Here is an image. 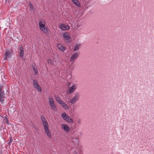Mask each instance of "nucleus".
Instances as JSON below:
<instances>
[{
	"label": "nucleus",
	"mask_w": 154,
	"mask_h": 154,
	"mask_svg": "<svg viewBox=\"0 0 154 154\" xmlns=\"http://www.w3.org/2000/svg\"><path fill=\"white\" fill-rule=\"evenodd\" d=\"M40 118L45 134L49 138H51V134L49 128V125L47 120L43 115L41 116Z\"/></svg>",
	"instance_id": "obj_1"
},
{
	"label": "nucleus",
	"mask_w": 154,
	"mask_h": 154,
	"mask_svg": "<svg viewBox=\"0 0 154 154\" xmlns=\"http://www.w3.org/2000/svg\"><path fill=\"white\" fill-rule=\"evenodd\" d=\"M39 26L40 29L45 34L48 32V29L45 25V23L44 20H42L39 21Z\"/></svg>",
	"instance_id": "obj_2"
},
{
	"label": "nucleus",
	"mask_w": 154,
	"mask_h": 154,
	"mask_svg": "<svg viewBox=\"0 0 154 154\" xmlns=\"http://www.w3.org/2000/svg\"><path fill=\"white\" fill-rule=\"evenodd\" d=\"M55 98L57 102L60 104L61 106L64 109H69V106L63 101L61 100L60 97L58 96H55Z\"/></svg>",
	"instance_id": "obj_3"
},
{
	"label": "nucleus",
	"mask_w": 154,
	"mask_h": 154,
	"mask_svg": "<svg viewBox=\"0 0 154 154\" xmlns=\"http://www.w3.org/2000/svg\"><path fill=\"white\" fill-rule=\"evenodd\" d=\"M61 116L63 119L67 122L71 123H73V120L65 112H64L61 114Z\"/></svg>",
	"instance_id": "obj_4"
},
{
	"label": "nucleus",
	"mask_w": 154,
	"mask_h": 154,
	"mask_svg": "<svg viewBox=\"0 0 154 154\" xmlns=\"http://www.w3.org/2000/svg\"><path fill=\"white\" fill-rule=\"evenodd\" d=\"M77 85L76 84H73L70 87H69L67 91L66 94H69L75 91L77 89Z\"/></svg>",
	"instance_id": "obj_5"
},
{
	"label": "nucleus",
	"mask_w": 154,
	"mask_h": 154,
	"mask_svg": "<svg viewBox=\"0 0 154 154\" xmlns=\"http://www.w3.org/2000/svg\"><path fill=\"white\" fill-rule=\"evenodd\" d=\"M79 94L78 93H76L74 96L70 99L69 102L71 104L75 103L79 100Z\"/></svg>",
	"instance_id": "obj_6"
},
{
	"label": "nucleus",
	"mask_w": 154,
	"mask_h": 154,
	"mask_svg": "<svg viewBox=\"0 0 154 154\" xmlns=\"http://www.w3.org/2000/svg\"><path fill=\"white\" fill-rule=\"evenodd\" d=\"M62 37L66 43H69L71 41V38L69 33L66 32L62 34Z\"/></svg>",
	"instance_id": "obj_7"
},
{
	"label": "nucleus",
	"mask_w": 154,
	"mask_h": 154,
	"mask_svg": "<svg viewBox=\"0 0 154 154\" xmlns=\"http://www.w3.org/2000/svg\"><path fill=\"white\" fill-rule=\"evenodd\" d=\"M49 103L51 108L54 110H56V107L55 104L53 99L51 97H49L48 98Z\"/></svg>",
	"instance_id": "obj_8"
},
{
	"label": "nucleus",
	"mask_w": 154,
	"mask_h": 154,
	"mask_svg": "<svg viewBox=\"0 0 154 154\" xmlns=\"http://www.w3.org/2000/svg\"><path fill=\"white\" fill-rule=\"evenodd\" d=\"M33 85L34 88H35L38 92H41L42 91L41 88L38 85L37 81L36 80H33Z\"/></svg>",
	"instance_id": "obj_9"
},
{
	"label": "nucleus",
	"mask_w": 154,
	"mask_h": 154,
	"mask_svg": "<svg viewBox=\"0 0 154 154\" xmlns=\"http://www.w3.org/2000/svg\"><path fill=\"white\" fill-rule=\"evenodd\" d=\"M61 128L66 132L70 131V128L69 126L65 124H62L61 125Z\"/></svg>",
	"instance_id": "obj_10"
},
{
	"label": "nucleus",
	"mask_w": 154,
	"mask_h": 154,
	"mask_svg": "<svg viewBox=\"0 0 154 154\" xmlns=\"http://www.w3.org/2000/svg\"><path fill=\"white\" fill-rule=\"evenodd\" d=\"M79 52H76L73 53L70 58L71 61H73L75 60L79 56Z\"/></svg>",
	"instance_id": "obj_11"
},
{
	"label": "nucleus",
	"mask_w": 154,
	"mask_h": 154,
	"mask_svg": "<svg viewBox=\"0 0 154 154\" xmlns=\"http://www.w3.org/2000/svg\"><path fill=\"white\" fill-rule=\"evenodd\" d=\"M59 28L63 30H67L70 29L69 25L65 24H61L59 26Z\"/></svg>",
	"instance_id": "obj_12"
},
{
	"label": "nucleus",
	"mask_w": 154,
	"mask_h": 154,
	"mask_svg": "<svg viewBox=\"0 0 154 154\" xmlns=\"http://www.w3.org/2000/svg\"><path fill=\"white\" fill-rule=\"evenodd\" d=\"M57 47L62 52H64L66 50V48L60 44H57Z\"/></svg>",
	"instance_id": "obj_13"
},
{
	"label": "nucleus",
	"mask_w": 154,
	"mask_h": 154,
	"mask_svg": "<svg viewBox=\"0 0 154 154\" xmlns=\"http://www.w3.org/2000/svg\"><path fill=\"white\" fill-rule=\"evenodd\" d=\"M5 94L3 92L0 93V102L2 103L4 100Z\"/></svg>",
	"instance_id": "obj_14"
},
{
	"label": "nucleus",
	"mask_w": 154,
	"mask_h": 154,
	"mask_svg": "<svg viewBox=\"0 0 154 154\" xmlns=\"http://www.w3.org/2000/svg\"><path fill=\"white\" fill-rule=\"evenodd\" d=\"M72 2L75 4L77 7H80L81 5L79 1L78 0H71Z\"/></svg>",
	"instance_id": "obj_15"
},
{
	"label": "nucleus",
	"mask_w": 154,
	"mask_h": 154,
	"mask_svg": "<svg viewBox=\"0 0 154 154\" xmlns=\"http://www.w3.org/2000/svg\"><path fill=\"white\" fill-rule=\"evenodd\" d=\"M80 47V44H76L74 47V48L73 50L74 51H78L79 50Z\"/></svg>",
	"instance_id": "obj_16"
},
{
	"label": "nucleus",
	"mask_w": 154,
	"mask_h": 154,
	"mask_svg": "<svg viewBox=\"0 0 154 154\" xmlns=\"http://www.w3.org/2000/svg\"><path fill=\"white\" fill-rule=\"evenodd\" d=\"M5 59L6 60L7 58H9L10 56V53L8 51H6L5 53Z\"/></svg>",
	"instance_id": "obj_17"
},
{
	"label": "nucleus",
	"mask_w": 154,
	"mask_h": 154,
	"mask_svg": "<svg viewBox=\"0 0 154 154\" xmlns=\"http://www.w3.org/2000/svg\"><path fill=\"white\" fill-rule=\"evenodd\" d=\"M32 67H33V69L34 70V71L35 72L34 75H36L38 74V73L37 67V66H36L35 65H33Z\"/></svg>",
	"instance_id": "obj_18"
},
{
	"label": "nucleus",
	"mask_w": 154,
	"mask_h": 154,
	"mask_svg": "<svg viewBox=\"0 0 154 154\" xmlns=\"http://www.w3.org/2000/svg\"><path fill=\"white\" fill-rule=\"evenodd\" d=\"M29 10L32 11H34V8L31 2H29Z\"/></svg>",
	"instance_id": "obj_19"
},
{
	"label": "nucleus",
	"mask_w": 154,
	"mask_h": 154,
	"mask_svg": "<svg viewBox=\"0 0 154 154\" xmlns=\"http://www.w3.org/2000/svg\"><path fill=\"white\" fill-rule=\"evenodd\" d=\"M20 55L21 57H22L23 56L24 51L23 49L22 48H20Z\"/></svg>",
	"instance_id": "obj_20"
},
{
	"label": "nucleus",
	"mask_w": 154,
	"mask_h": 154,
	"mask_svg": "<svg viewBox=\"0 0 154 154\" xmlns=\"http://www.w3.org/2000/svg\"><path fill=\"white\" fill-rule=\"evenodd\" d=\"M47 62L49 64H52V61L50 59H49L48 60Z\"/></svg>",
	"instance_id": "obj_21"
},
{
	"label": "nucleus",
	"mask_w": 154,
	"mask_h": 154,
	"mask_svg": "<svg viewBox=\"0 0 154 154\" xmlns=\"http://www.w3.org/2000/svg\"><path fill=\"white\" fill-rule=\"evenodd\" d=\"M4 121L5 122H6L7 124H8V120L6 117L4 119Z\"/></svg>",
	"instance_id": "obj_22"
},
{
	"label": "nucleus",
	"mask_w": 154,
	"mask_h": 154,
	"mask_svg": "<svg viewBox=\"0 0 154 154\" xmlns=\"http://www.w3.org/2000/svg\"><path fill=\"white\" fill-rule=\"evenodd\" d=\"M72 141L73 142H74V141H76V142L77 143H78V140L76 138H72ZM75 142L74 143H75Z\"/></svg>",
	"instance_id": "obj_23"
},
{
	"label": "nucleus",
	"mask_w": 154,
	"mask_h": 154,
	"mask_svg": "<svg viewBox=\"0 0 154 154\" xmlns=\"http://www.w3.org/2000/svg\"><path fill=\"white\" fill-rule=\"evenodd\" d=\"M2 86H0V93L1 92H4L2 91Z\"/></svg>",
	"instance_id": "obj_24"
},
{
	"label": "nucleus",
	"mask_w": 154,
	"mask_h": 154,
	"mask_svg": "<svg viewBox=\"0 0 154 154\" xmlns=\"http://www.w3.org/2000/svg\"><path fill=\"white\" fill-rule=\"evenodd\" d=\"M73 154H78V153L76 152H74L73 153Z\"/></svg>",
	"instance_id": "obj_25"
},
{
	"label": "nucleus",
	"mask_w": 154,
	"mask_h": 154,
	"mask_svg": "<svg viewBox=\"0 0 154 154\" xmlns=\"http://www.w3.org/2000/svg\"><path fill=\"white\" fill-rule=\"evenodd\" d=\"M79 26H76V27H77V28L76 29H78V28H79Z\"/></svg>",
	"instance_id": "obj_26"
}]
</instances>
